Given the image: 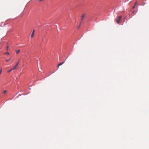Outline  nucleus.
<instances>
[{
	"label": "nucleus",
	"mask_w": 149,
	"mask_h": 149,
	"mask_svg": "<svg viewBox=\"0 0 149 149\" xmlns=\"http://www.w3.org/2000/svg\"><path fill=\"white\" fill-rule=\"evenodd\" d=\"M122 18V16H119L118 17V19L116 20V22L117 23L119 24L121 21Z\"/></svg>",
	"instance_id": "f257e3e1"
},
{
	"label": "nucleus",
	"mask_w": 149,
	"mask_h": 149,
	"mask_svg": "<svg viewBox=\"0 0 149 149\" xmlns=\"http://www.w3.org/2000/svg\"><path fill=\"white\" fill-rule=\"evenodd\" d=\"M85 16V14H83L81 16V22H80V24H81L82 21H83L84 18Z\"/></svg>",
	"instance_id": "f03ea898"
},
{
	"label": "nucleus",
	"mask_w": 149,
	"mask_h": 149,
	"mask_svg": "<svg viewBox=\"0 0 149 149\" xmlns=\"http://www.w3.org/2000/svg\"><path fill=\"white\" fill-rule=\"evenodd\" d=\"M34 32H35V30L33 29V30L32 33L31 35V38H33V36H34Z\"/></svg>",
	"instance_id": "7ed1b4c3"
},
{
	"label": "nucleus",
	"mask_w": 149,
	"mask_h": 149,
	"mask_svg": "<svg viewBox=\"0 0 149 149\" xmlns=\"http://www.w3.org/2000/svg\"><path fill=\"white\" fill-rule=\"evenodd\" d=\"M64 63V62H62V63H61L59 64H58V65H57V68H59V67L60 66V65H62Z\"/></svg>",
	"instance_id": "20e7f679"
},
{
	"label": "nucleus",
	"mask_w": 149,
	"mask_h": 149,
	"mask_svg": "<svg viewBox=\"0 0 149 149\" xmlns=\"http://www.w3.org/2000/svg\"><path fill=\"white\" fill-rule=\"evenodd\" d=\"M19 64V62H17V64L13 68H14V70L16 69L17 67Z\"/></svg>",
	"instance_id": "39448f33"
},
{
	"label": "nucleus",
	"mask_w": 149,
	"mask_h": 149,
	"mask_svg": "<svg viewBox=\"0 0 149 149\" xmlns=\"http://www.w3.org/2000/svg\"><path fill=\"white\" fill-rule=\"evenodd\" d=\"M20 49H18L17 50H16L15 51L16 53L17 54H18L20 52Z\"/></svg>",
	"instance_id": "423d86ee"
},
{
	"label": "nucleus",
	"mask_w": 149,
	"mask_h": 149,
	"mask_svg": "<svg viewBox=\"0 0 149 149\" xmlns=\"http://www.w3.org/2000/svg\"><path fill=\"white\" fill-rule=\"evenodd\" d=\"M7 92V91L6 90H4L3 92V93H5Z\"/></svg>",
	"instance_id": "0eeeda50"
},
{
	"label": "nucleus",
	"mask_w": 149,
	"mask_h": 149,
	"mask_svg": "<svg viewBox=\"0 0 149 149\" xmlns=\"http://www.w3.org/2000/svg\"><path fill=\"white\" fill-rule=\"evenodd\" d=\"M4 54H8V55L10 54V53L9 52H5V53H4Z\"/></svg>",
	"instance_id": "6e6552de"
},
{
	"label": "nucleus",
	"mask_w": 149,
	"mask_h": 149,
	"mask_svg": "<svg viewBox=\"0 0 149 149\" xmlns=\"http://www.w3.org/2000/svg\"><path fill=\"white\" fill-rule=\"evenodd\" d=\"M11 60V58H9L7 60H6V62H8Z\"/></svg>",
	"instance_id": "1a4fd4ad"
},
{
	"label": "nucleus",
	"mask_w": 149,
	"mask_h": 149,
	"mask_svg": "<svg viewBox=\"0 0 149 149\" xmlns=\"http://www.w3.org/2000/svg\"><path fill=\"white\" fill-rule=\"evenodd\" d=\"M81 24H80H80L79 25V26H78L77 27V28H78V29L80 27V26H81Z\"/></svg>",
	"instance_id": "9d476101"
},
{
	"label": "nucleus",
	"mask_w": 149,
	"mask_h": 149,
	"mask_svg": "<svg viewBox=\"0 0 149 149\" xmlns=\"http://www.w3.org/2000/svg\"><path fill=\"white\" fill-rule=\"evenodd\" d=\"M6 49L8 51V46H7L6 47Z\"/></svg>",
	"instance_id": "9b49d317"
},
{
	"label": "nucleus",
	"mask_w": 149,
	"mask_h": 149,
	"mask_svg": "<svg viewBox=\"0 0 149 149\" xmlns=\"http://www.w3.org/2000/svg\"><path fill=\"white\" fill-rule=\"evenodd\" d=\"M11 71V70L10 69V70L8 71L7 72H10Z\"/></svg>",
	"instance_id": "f8f14e48"
},
{
	"label": "nucleus",
	"mask_w": 149,
	"mask_h": 149,
	"mask_svg": "<svg viewBox=\"0 0 149 149\" xmlns=\"http://www.w3.org/2000/svg\"><path fill=\"white\" fill-rule=\"evenodd\" d=\"M10 70H11V71H12V70H14V68H11V69H10Z\"/></svg>",
	"instance_id": "ddd939ff"
},
{
	"label": "nucleus",
	"mask_w": 149,
	"mask_h": 149,
	"mask_svg": "<svg viewBox=\"0 0 149 149\" xmlns=\"http://www.w3.org/2000/svg\"><path fill=\"white\" fill-rule=\"evenodd\" d=\"M21 59H20V58H19V59H18V62H19V61H21Z\"/></svg>",
	"instance_id": "4468645a"
},
{
	"label": "nucleus",
	"mask_w": 149,
	"mask_h": 149,
	"mask_svg": "<svg viewBox=\"0 0 149 149\" xmlns=\"http://www.w3.org/2000/svg\"><path fill=\"white\" fill-rule=\"evenodd\" d=\"M1 71H2V69H1V70H0V74L1 73Z\"/></svg>",
	"instance_id": "2eb2a0df"
},
{
	"label": "nucleus",
	"mask_w": 149,
	"mask_h": 149,
	"mask_svg": "<svg viewBox=\"0 0 149 149\" xmlns=\"http://www.w3.org/2000/svg\"><path fill=\"white\" fill-rule=\"evenodd\" d=\"M135 5H134V6H133V7L132 8L134 9L135 8Z\"/></svg>",
	"instance_id": "dca6fc26"
},
{
	"label": "nucleus",
	"mask_w": 149,
	"mask_h": 149,
	"mask_svg": "<svg viewBox=\"0 0 149 149\" xmlns=\"http://www.w3.org/2000/svg\"><path fill=\"white\" fill-rule=\"evenodd\" d=\"M137 4V3L136 2L135 3V6Z\"/></svg>",
	"instance_id": "f3484780"
},
{
	"label": "nucleus",
	"mask_w": 149,
	"mask_h": 149,
	"mask_svg": "<svg viewBox=\"0 0 149 149\" xmlns=\"http://www.w3.org/2000/svg\"><path fill=\"white\" fill-rule=\"evenodd\" d=\"M134 11H132V14H133V13H134Z\"/></svg>",
	"instance_id": "a211bd4d"
},
{
	"label": "nucleus",
	"mask_w": 149,
	"mask_h": 149,
	"mask_svg": "<svg viewBox=\"0 0 149 149\" xmlns=\"http://www.w3.org/2000/svg\"><path fill=\"white\" fill-rule=\"evenodd\" d=\"M44 0H40L39 1H43Z\"/></svg>",
	"instance_id": "6ab92c4d"
}]
</instances>
